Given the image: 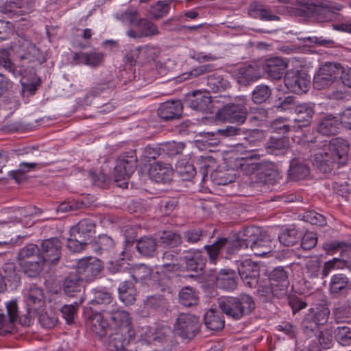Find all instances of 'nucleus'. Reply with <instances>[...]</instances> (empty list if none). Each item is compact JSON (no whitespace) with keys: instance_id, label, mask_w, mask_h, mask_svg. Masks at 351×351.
I'll return each instance as SVG.
<instances>
[{"instance_id":"f257e3e1","label":"nucleus","mask_w":351,"mask_h":351,"mask_svg":"<svg viewBox=\"0 0 351 351\" xmlns=\"http://www.w3.org/2000/svg\"><path fill=\"white\" fill-rule=\"evenodd\" d=\"M308 147L313 152V165L324 173L330 172L335 165H344L348 161L349 144L343 138L328 141L317 136L308 141Z\"/></svg>"},{"instance_id":"f03ea898","label":"nucleus","mask_w":351,"mask_h":351,"mask_svg":"<svg viewBox=\"0 0 351 351\" xmlns=\"http://www.w3.org/2000/svg\"><path fill=\"white\" fill-rule=\"evenodd\" d=\"M297 3L298 7L293 10L295 16L311 18L319 23L332 21L334 14L343 8L341 4L328 1L310 4L306 0H297Z\"/></svg>"},{"instance_id":"7ed1b4c3","label":"nucleus","mask_w":351,"mask_h":351,"mask_svg":"<svg viewBox=\"0 0 351 351\" xmlns=\"http://www.w3.org/2000/svg\"><path fill=\"white\" fill-rule=\"evenodd\" d=\"M219 307L227 316L237 320L252 313L255 308V302L251 295L243 293L236 298L220 300Z\"/></svg>"},{"instance_id":"20e7f679","label":"nucleus","mask_w":351,"mask_h":351,"mask_svg":"<svg viewBox=\"0 0 351 351\" xmlns=\"http://www.w3.org/2000/svg\"><path fill=\"white\" fill-rule=\"evenodd\" d=\"M330 311L326 307L309 309L302 322V330L306 336L309 338L316 336L321 327L327 323Z\"/></svg>"},{"instance_id":"39448f33","label":"nucleus","mask_w":351,"mask_h":351,"mask_svg":"<svg viewBox=\"0 0 351 351\" xmlns=\"http://www.w3.org/2000/svg\"><path fill=\"white\" fill-rule=\"evenodd\" d=\"M199 318L191 313H180L173 324V332L184 339H192L199 330Z\"/></svg>"},{"instance_id":"423d86ee","label":"nucleus","mask_w":351,"mask_h":351,"mask_svg":"<svg viewBox=\"0 0 351 351\" xmlns=\"http://www.w3.org/2000/svg\"><path fill=\"white\" fill-rule=\"evenodd\" d=\"M253 147L251 145L250 148L247 147L245 157L234 160L233 169L247 176L254 173L257 170L263 169L264 164L254 161L255 159H259L261 156H263V154H260L259 149Z\"/></svg>"},{"instance_id":"0eeeda50","label":"nucleus","mask_w":351,"mask_h":351,"mask_svg":"<svg viewBox=\"0 0 351 351\" xmlns=\"http://www.w3.org/2000/svg\"><path fill=\"white\" fill-rule=\"evenodd\" d=\"M341 69V64L339 63H325L313 78L314 88L322 90L330 86L337 78H339Z\"/></svg>"},{"instance_id":"6e6552de","label":"nucleus","mask_w":351,"mask_h":351,"mask_svg":"<svg viewBox=\"0 0 351 351\" xmlns=\"http://www.w3.org/2000/svg\"><path fill=\"white\" fill-rule=\"evenodd\" d=\"M137 161V156L134 150H130L120 155L114 169L115 181L129 178L136 168Z\"/></svg>"},{"instance_id":"1a4fd4ad","label":"nucleus","mask_w":351,"mask_h":351,"mask_svg":"<svg viewBox=\"0 0 351 351\" xmlns=\"http://www.w3.org/2000/svg\"><path fill=\"white\" fill-rule=\"evenodd\" d=\"M247 109L245 99H239L237 103H230L224 106L219 115L224 121L239 125L243 124L247 118Z\"/></svg>"},{"instance_id":"9d476101","label":"nucleus","mask_w":351,"mask_h":351,"mask_svg":"<svg viewBox=\"0 0 351 351\" xmlns=\"http://www.w3.org/2000/svg\"><path fill=\"white\" fill-rule=\"evenodd\" d=\"M104 312L110 322V330L133 328L129 313L117 304L108 306Z\"/></svg>"},{"instance_id":"9b49d317","label":"nucleus","mask_w":351,"mask_h":351,"mask_svg":"<svg viewBox=\"0 0 351 351\" xmlns=\"http://www.w3.org/2000/svg\"><path fill=\"white\" fill-rule=\"evenodd\" d=\"M130 274L132 278L136 282L152 281L154 283L160 287L162 290H165V276L161 274L158 271L154 272L151 267L145 264L132 266L130 269Z\"/></svg>"},{"instance_id":"f8f14e48","label":"nucleus","mask_w":351,"mask_h":351,"mask_svg":"<svg viewBox=\"0 0 351 351\" xmlns=\"http://www.w3.org/2000/svg\"><path fill=\"white\" fill-rule=\"evenodd\" d=\"M261 229L257 226L245 227L241 230L234 240H230L234 252L241 249L253 248L257 243V237L260 236Z\"/></svg>"},{"instance_id":"ddd939ff","label":"nucleus","mask_w":351,"mask_h":351,"mask_svg":"<svg viewBox=\"0 0 351 351\" xmlns=\"http://www.w3.org/2000/svg\"><path fill=\"white\" fill-rule=\"evenodd\" d=\"M284 82L291 92L300 95L308 90L310 78L300 71H289L285 75Z\"/></svg>"},{"instance_id":"4468645a","label":"nucleus","mask_w":351,"mask_h":351,"mask_svg":"<svg viewBox=\"0 0 351 351\" xmlns=\"http://www.w3.org/2000/svg\"><path fill=\"white\" fill-rule=\"evenodd\" d=\"M269 282L272 295L280 298L287 294L289 285V274L284 267L275 268L270 274Z\"/></svg>"},{"instance_id":"2eb2a0df","label":"nucleus","mask_w":351,"mask_h":351,"mask_svg":"<svg viewBox=\"0 0 351 351\" xmlns=\"http://www.w3.org/2000/svg\"><path fill=\"white\" fill-rule=\"evenodd\" d=\"M102 269L101 261L93 257H87L77 261L75 273L83 280H92Z\"/></svg>"},{"instance_id":"dca6fc26","label":"nucleus","mask_w":351,"mask_h":351,"mask_svg":"<svg viewBox=\"0 0 351 351\" xmlns=\"http://www.w3.org/2000/svg\"><path fill=\"white\" fill-rule=\"evenodd\" d=\"M239 274L244 284L250 288L258 285L259 269L258 265L251 260L240 261L237 264Z\"/></svg>"},{"instance_id":"f3484780","label":"nucleus","mask_w":351,"mask_h":351,"mask_svg":"<svg viewBox=\"0 0 351 351\" xmlns=\"http://www.w3.org/2000/svg\"><path fill=\"white\" fill-rule=\"evenodd\" d=\"M62 243L57 237L45 239L41 243V259L43 262L56 264L61 256Z\"/></svg>"},{"instance_id":"a211bd4d","label":"nucleus","mask_w":351,"mask_h":351,"mask_svg":"<svg viewBox=\"0 0 351 351\" xmlns=\"http://www.w3.org/2000/svg\"><path fill=\"white\" fill-rule=\"evenodd\" d=\"M135 331L134 328H123L120 330H110L109 344L114 348L116 351H123L134 341Z\"/></svg>"},{"instance_id":"6ab92c4d","label":"nucleus","mask_w":351,"mask_h":351,"mask_svg":"<svg viewBox=\"0 0 351 351\" xmlns=\"http://www.w3.org/2000/svg\"><path fill=\"white\" fill-rule=\"evenodd\" d=\"M185 103L191 109L206 113L210 112L213 107L210 94L199 90L189 94Z\"/></svg>"},{"instance_id":"aec40b11","label":"nucleus","mask_w":351,"mask_h":351,"mask_svg":"<svg viewBox=\"0 0 351 351\" xmlns=\"http://www.w3.org/2000/svg\"><path fill=\"white\" fill-rule=\"evenodd\" d=\"M288 62L281 57H271L265 60L263 68L267 77L271 80H280L284 75Z\"/></svg>"},{"instance_id":"412c9836","label":"nucleus","mask_w":351,"mask_h":351,"mask_svg":"<svg viewBox=\"0 0 351 351\" xmlns=\"http://www.w3.org/2000/svg\"><path fill=\"white\" fill-rule=\"evenodd\" d=\"M105 317H106V314ZM86 326L99 338L106 336L108 330L110 331V322L101 313L91 312L88 314L87 315Z\"/></svg>"},{"instance_id":"4be33fe9","label":"nucleus","mask_w":351,"mask_h":351,"mask_svg":"<svg viewBox=\"0 0 351 351\" xmlns=\"http://www.w3.org/2000/svg\"><path fill=\"white\" fill-rule=\"evenodd\" d=\"M173 173L171 165L162 162H156L150 165L148 175L151 180L158 183L169 182Z\"/></svg>"},{"instance_id":"5701e85b","label":"nucleus","mask_w":351,"mask_h":351,"mask_svg":"<svg viewBox=\"0 0 351 351\" xmlns=\"http://www.w3.org/2000/svg\"><path fill=\"white\" fill-rule=\"evenodd\" d=\"M95 234V225L91 219H84L81 220L76 226L70 230V235L77 236V239L84 241L90 245L91 238Z\"/></svg>"},{"instance_id":"b1692460","label":"nucleus","mask_w":351,"mask_h":351,"mask_svg":"<svg viewBox=\"0 0 351 351\" xmlns=\"http://www.w3.org/2000/svg\"><path fill=\"white\" fill-rule=\"evenodd\" d=\"M135 27L137 30L130 29L127 35L132 38L150 37L159 34L157 26L152 21L145 19H139Z\"/></svg>"},{"instance_id":"393cba45","label":"nucleus","mask_w":351,"mask_h":351,"mask_svg":"<svg viewBox=\"0 0 351 351\" xmlns=\"http://www.w3.org/2000/svg\"><path fill=\"white\" fill-rule=\"evenodd\" d=\"M350 285L349 278L345 274H337L330 278L328 291L332 297L337 298L347 294Z\"/></svg>"},{"instance_id":"a878e982","label":"nucleus","mask_w":351,"mask_h":351,"mask_svg":"<svg viewBox=\"0 0 351 351\" xmlns=\"http://www.w3.org/2000/svg\"><path fill=\"white\" fill-rule=\"evenodd\" d=\"M182 113V105L180 100H171L162 103L158 110L159 117L169 121L180 117Z\"/></svg>"},{"instance_id":"bb28decb","label":"nucleus","mask_w":351,"mask_h":351,"mask_svg":"<svg viewBox=\"0 0 351 351\" xmlns=\"http://www.w3.org/2000/svg\"><path fill=\"white\" fill-rule=\"evenodd\" d=\"M223 248H226L228 254L235 252L232 247L230 240L227 238H219L212 245H206L204 246V249L207 252L209 261L211 263H216L220 254V251Z\"/></svg>"},{"instance_id":"cd10ccee","label":"nucleus","mask_w":351,"mask_h":351,"mask_svg":"<svg viewBox=\"0 0 351 351\" xmlns=\"http://www.w3.org/2000/svg\"><path fill=\"white\" fill-rule=\"evenodd\" d=\"M28 313L38 311L45 304L43 291L41 288L32 287L25 299Z\"/></svg>"},{"instance_id":"c85d7f7f","label":"nucleus","mask_w":351,"mask_h":351,"mask_svg":"<svg viewBox=\"0 0 351 351\" xmlns=\"http://www.w3.org/2000/svg\"><path fill=\"white\" fill-rule=\"evenodd\" d=\"M216 287L226 291H233L237 287L236 274L231 269H221L215 278Z\"/></svg>"},{"instance_id":"c756f323","label":"nucleus","mask_w":351,"mask_h":351,"mask_svg":"<svg viewBox=\"0 0 351 351\" xmlns=\"http://www.w3.org/2000/svg\"><path fill=\"white\" fill-rule=\"evenodd\" d=\"M188 270L199 271H202L205 267L206 259L199 250H189L185 252L184 256Z\"/></svg>"},{"instance_id":"7c9ffc66","label":"nucleus","mask_w":351,"mask_h":351,"mask_svg":"<svg viewBox=\"0 0 351 351\" xmlns=\"http://www.w3.org/2000/svg\"><path fill=\"white\" fill-rule=\"evenodd\" d=\"M289 147V138L285 136H271L265 144L267 152L276 156L285 154Z\"/></svg>"},{"instance_id":"2f4dec72","label":"nucleus","mask_w":351,"mask_h":351,"mask_svg":"<svg viewBox=\"0 0 351 351\" xmlns=\"http://www.w3.org/2000/svg\"><path fill=\"white\" fill-rule=\"evenodd\" d=\"M84 287V280L75 272L70 274L64 280L62 288L64 293L69 297H74L80 293Z\"/></svg>"},{"instance_id":"473e14b6","label":"nucleus","mask_w":351,"mask_h":351,"mask_svg":"<svg viewBox=\"0 0 351 351\" xmlns=\"http://www.w3.org/2000/svg\"><path fill=\"white\" fill-rule=\"evenodd\" d=\"M157 240L152 237H143L136 241V248L138 253L145 257H152L156 252Z\"/></svg>"},{"instance_id":"72a5a7b5","label":"nucleus","mask_w":351,"mask_h":351,"mask_svg":"<svg viewBox=\"0 0 351 351\" xmlns=\"http://www.w3.org/2000/svg\"><path fill=\"white\" fill-rule=\"evenodd\" d=\"M296 118L295 121L301 123L299 127H306L310 124L314 114L313 106L310 104L297 105L295 108Z\"/></svg>"},{"instance_id":"f704fd0d","label":"nucleus","mask_w":351,"mask_h":351,"mask_svg":"<svg viewBox=\"0 0 351 351\" xmlns=\"http://www.w3.org/2000/svg\"><path fill=\"white\" fill-rule=\"evenodd\" d=\"M236 76L238 82L247 85L259 78L260 75L255 68L251 65H243L237 68Z\"/></svg>"},{"instance_id":"c9c22d12","label":"nucleus","mask_w":351,"mask_h":351,"mask_svg":"<svg viewBox=\"0 0 351 351\" xmlns=\"http://www.w3.org/2000/svg\"><path fill=\"white\" fill-rule=\"evenodd\" d=\"M7 312L9 316L10 326H5L3 322L5 316L0 315V334H6L11 332V325L17 321L19 317L18 306L16 300H12L6 304Z\"/></svg>"},{"instance_id":"e433bc0d","label":"nucleus","mask_w":351,"mask_h":351,"mask_svg":"<svg viewBox=\"0 0 351 351\" xmlns=\"http://www.w3.org/2000/svg\"><path fill=\"white\" fill-rule=\"evenodd\" d=\"M309 174L308 167L298 159H293L290 162L288 175L291 180H297L305 178Z\"/></svg>"},{"instance_id":"4c0bfd02","label":"nucleus","mask_w":351,"mask_h":351,"mask_svg":"<svg viewBox=\"0 0 351 351\" xmlns=\"http://www.w3.org/2000/svg\"><path fill=\"white\" fill-rule=\"evenodd\" d=\"M205 326L210 330H219L224 327V319L219 311L210 309L204 317Z\"/></svg>"},{"instance_id":"58836bf2","label":"nucleus","mask_w":351,"mask_h":351,"mask_svg":"<svg viewBox=\"0 0 351 351\" xmlns=\"http://www.w3.org/2000/svg\"><path fill=\"white\" fill-rule=\"evenodd\" d=\"M92 250L97 254H102L105 252H111L115 245L114 240L106 234L99 235L96 241L90 243Z\"/></svg>"},{"instance_id":"ea45409f","label":"nucleus","mask_w":351,"mask_h":351,"mask_svg":"<svg viewBox=\"0 0 351 351\" xmlns=\"http://www.w3.org/2000/svg\"><path fill=\"white\" fill-rule=\"evenodd\" d=\"M139 50L140 51H135V53H138L139 64L155 61L161 53L160 47L152 45L139 47Z\"/></svg>"},{"instance_id":"a19ab883","label":"nucleus","mask_w":351,"mask_h":351,"mask_svg":"<svg viewBox=\"0 0 351 351\" xmlns=\"http://www.w3.org/2000/svg\"><path fill=\"white\" fill-rule=\"evenodd\" d=\"M119 299L125 304H132L136 300V291L132 282L124 281L118 288Z\"/></svg>"},{"instance_id":"79ce46f5","label":"nucleus","mask_w":351,"mask_h":351,"mask_svg":"<svg viewBox=\"0 0 351 351\" xmlns=\"http://www.w3.org/2000/svg\"><path fill=\"white\" fill-rule=\"evenodd\" d=\"M339 125V123L335 117L328 116L320 121L317 131L325 136L335 135L338 132Z\"/></svg>"},{"instance_id":"37998d69","label":"nucleus","mask_w":351,"mask_h":351,"mask_svg":"<svg viewBox=\"0 0 351 351\" xmlns=\"http://www.w3.org/2000/svg\"><path fill=\"white\" fill-rule=\"evenodd\" d=\"M29 7L27 0H7L4 5L0 6V12L4 14L23 13Z\"/></svg>"},{"instance_id":"c03bdc74","label":"nucleus","mask_w":351,"mask_h":351,"mask_svg":"<svg viewBox=\"0 0 351 351\" xmlns=\"http://www.w3.org/2000/svg\"><path fill=\"white\" fill-rule=\"evenodd\" d=\"M302 237V232L294 228L283 230L278 237L280 243L285 246H293L297 244Z\"/></svg>"},{"instance_id":"a18cd8bd","label":"nucleus","mask_w":351,"mask_h":351,"mask_svg":"<svg viewBox=\"0 0 351 351\" xmlns=\"http://www.w3.org/2000/svg\"><path fill=\"white\" fill-rule=\"evenodd\" d=\"M43 263L40 257H37V260L21 262L19 265L27 276L36 278L42 271Z\"/></svg>"},{"instance_id":"49530a36","label":"nucleus","mask_w":351,"mask_h":351,"mask_svg":"<svg viewBox=\"0 0 351 351\" xmlns=\"http://www.w3.org/2000/svg\"><path fill=\"white\" fill-rule=\"evenodd\" d=\"M179 302L186 307L196 305L198 297L194 289L190 287H183L179 292Z\"/></svg>"},{"instance_id":"de8ad7c7","label":"nucleus","mask_w":351,"mask_h":351,"mask_svg":"<svg viewBox=\"0 0 351 351\" xmlns=\"http://www.w3.org/2000/svg\"><path fill=\"white\" fill-rule=\"evenodd\" d=\"M160 243L167 247H176L182 243V236L172 230L164 231L160 236Z\"/></svg>"},{"instance_id":"09e8293b","label":"nucleus","mask_w":351,"mask_h":351,"mask_svg":"<svg viewBox=\"0 0 351 351\" xmlns=\"http://www.w3.org/2000/svg\"><path fill=\"white\" fill-rule=\"evenodd\" d=\"M176 172L183 180H189L196 174L193 165L180 160L176 165Z\"/></svg>"},{"instance_id":"8fccbe9b","label":"nucleus","mask_w":351,"mask_h":351,"mask_svg":"<svg viewBox=\"0 0 351 351\" xmlns=\"http://www.w3.org/2000/svg\"><path fill=\"white\" fill-rule=\"evenodd\" d=\"M39 248L37 245L29 243L22 247L18 253V259L19 263L23 261H30V258L40 257L38 256Z\"/></svg>"},{"instance_id":"3c124183","label":"nucleus","mask_w":351,"mask_h":351,"mask_svg":"<svg viewBox=\"0 0 351 351\" xmlns=\"http://www.w3.org/2000/svg\"><path fill=\"white\" fill-rule=\"evenodd\" d=\"M271 88L264 84L256 86L252 93V99L255 104H263L271 96Z\"/></svg>"},{"instance_id":"603ef678","label":"nucleus","mask_w":351,"mask_h":351,"mask_svg":"<svg viewBox=\"0 0 351 351\" xmlns=\"http://www.w3.org/2000/svg\"><path fill=\"white\" fill-rule=\"evenodd\" d=\"M213 132H199L196 135L195 143L197 147L207 149L211 146L217 145L219 141L214 138Z\"/></svg>"},{"instance_id":"864d4df0","label":"nucleus","mask_w":351,"mask_h":351,"mask_svg":"<svg viewBox=\"0 0 351 351\" xmlns=\"http://www.w3.org/2000/svg\"><path fill=\"white\" fill-rule=\"evenodd\" d=\"M90 304L92 305H104L106 306L107 308L115 303H113V298L110 293L102 290H95L94 298L90 301Z\"/></svg>"},{"instance_id":"5fc2aeb1","label":"nucleus","mask_w":351,"mask_h":351,"mask_svg":"<svg viewBox=\"0 0 351 351\" xmlns=\"http://www.w3.org/2000/svg\"><path fill=\"white\" fill-rule=\"evenodd\" d=\"M335 336L337 342L341 346L351 345V328L348 326H339L335 332Z\"/></svg>"},{"instance_id":"6e6d98bb","label":"nucleus","mask_w":351,"mask_h":351,"mask_svg":"<svg viewBox=\"0 0 351 351\" xmlns=\"http://www.w3.org/2000/svg\"><path fill=\"white\" fill-rule=\"evenodd\" d=\"M116 18L123 23L131 24L134 26L138 22V11L133 8H128L123 12L117 13Z\"/></svg>"},{"instance_id":"4d7b16f0","label":"nucleus","mask_w":351,"mask_h":351,"mask_svg":"<svg viewBox=\"0 0 351 351\" xmlns=\"http://www.w3.org/2000/svg\"><path fill=\"white\" fill-rule=\"evenodd\" d=\"M178 252L173 250L165 251L162 256L163 267L168 269H172L178 261Z\"/></svg>"},{"instance_id":"13d9d810","label":"nucleus","mask_w":351,"mask_h":351,"mask_svg":"<svg viewBox=\"0 0 351 351\" xmlns=\"http://www.w3.org/2000/svg\"><path fill=\"white\" fill-rule=\"evenodd\" d=\"M170 10V4L163 1H158L150 9V14L154 19H160L166 16Z\"/></svg>"},{"instance_id":"bf43d9fd","label":"nucleus","mask_w":351,"mask_h":351,"mask_svg":"<svg viewBox=\"0 0 351 351\" xmlns=\"http://www.w3.org/2000/svg\"><path fill=\"white\" fill-rule=\"evenodd\" d=\"M214 162V159L210 156H201L197 159L199 165V173L202 176V181H204L208 176V168Z\"/></svg>"},{"instance_id":"052dcab7","label":"nucleus","mask_w":351,"mask_h":351,"mask_svg":"<svg viewBox=\"0 0 351 351\" xmlns=\"http://www.w3.org/2000/svg\"><path fill=\"white\" fill-rule=\"evenodd\" d=\"M82 58H84V62L85 64L95 67L103 62L104 53L96 51L84 53Z\"/></svg>"},{"instance_id":"680f3d73","label":"nucleus","mask_w":351,"mask_h":351,"mask_svg":"<svg viewBox=\"0 0 351 351\" xmlns=\"http://www.w3.org/2000/svg\"><path fill=\"white\" fill-rule=\"evenodd\" d=\"M145 305L149 308L161 309L166 306L167 301L162 295H150L145 301Z\"/></svg>"},{"instance_id":"e2e57ef3","label":"nucleus","mask_w":351,"mask_h":351,"mask_svg":"<svg viewBox=\"0 0 351 351\" xmlns=\"http://www.w3.org/2000/svg\"><path fill=\"white\" fill-rule=\"evenodd\" d=\"M295 97L293 96H287L284 98L280 97L274 108L282 111L295 110L296 107Z\"/></svg>"},{"instance_id":"0e129e2a","label":"nucleus","mask_w":351,"mask_h":351,"mask_svg":"<svg viewBox=\"0 0 351 351\" xmlns=\"http://www.w3.org/2000/svg\"><path fill=\"white\" fill-rule=\"evenodd\" d=\"M257 243L254 247L251 248V250L254 252V254L256 256H262L267 254L270 251V246L267 245V243L269 241V239H265V238L262 235V232L260 236L257 237Z\"/></svg>"},{"instance_id":"69168bd1","label":"nucleus","mask_w":351,"mask_h":351,"mask_svg":"<svg viewBox=\"0 0 351 351\" xmlns=\"http://www.w3.org/2000/svg\"><path fill=\"white\" fill-rule=\"evenodd\" d=\"M285 118H278L275 119L271 124V129L274 132L282 134L285 136L290 131L291 126L287 123Z\"/></svg>"},{"instance_id":"338daca9","label":"nucleus","mask_w":351,"mask_h":351,"mask_svg":"<svg viewBox=\"0 0 351 351\" xmlns=\"http://www.w3.org/2000/svg\"><path fill=\"white\" fill-rule=\"evenodd\" d=\"M315 337L317 339L319 344L322 346L323 348L327 349L331 346L333 337L332 331L330 330L326 329L322 330L320 329L319 330L317 335Z\"/></svg>"},{"instance_id":"774afa93","label":"nucleus","mask_w":351,"mask_h":351,"mask_svg":"<svg viewBox=\"0 0 351 351\" xmlns=\"http://www.w3.org/2000/svg\"><path fill=\"white\" fill-rule=\"evenodd\" d=\"M303 219L305 221L313 225L323 226L326 223L325 217L314 210L306 212L303 216Z\"/></svg>"}]
</instances>
